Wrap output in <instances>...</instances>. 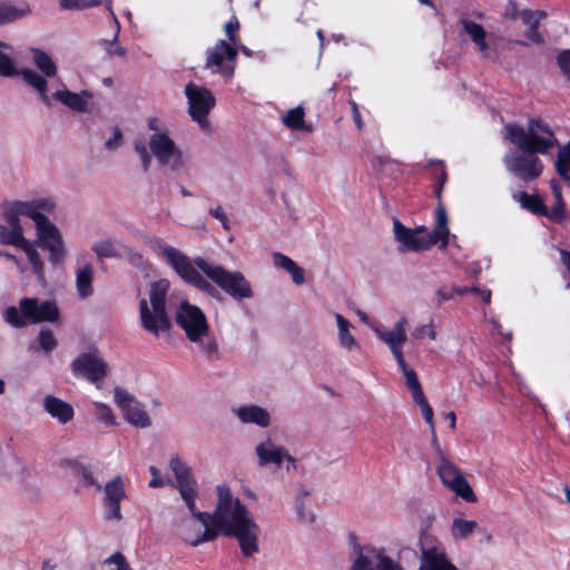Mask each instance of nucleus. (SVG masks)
<instances>
[{"mask_svg":"<svg viewBox=\"0 0 570 570\" xmlns=\"http://www.w3.org/2000/svg\"><path fill=\"white\" fill-rule=\"evenodd\" d=\"M443 417H444L445 420H448L450 428H451L452 430H454V429H455V426H456V416H455V413H454V412H452V411H451V412H446V413H444V414H443Z\"/></svg>","mask_w":570,"mask_h":570,"instance_id":"nucleus-62","label":"nucleus"},{"mask_svg":"<svg viewBox=\"0 0 570 570\" xmlns=\"http://www.w3.org/2000/svg\"><path fill=\"white\" fill-rule=\"evenodd\" d=\"M405 383L407 389L411 392L413 402L420 406L422 415L430 426L431 434H434V420H433V409L428 402V399L425 397L421 383L417 379L416 374L409 375L407 379H405Z\"/></svg>","mask_w":570,"mask_h":570,"instance_id":"nucleus-27","label":"nucleus"},{"mask_svg":"<svg viewBox=\"0 0 570 570\" xmlns=\"http://www.w3.org/2000/svg\"><path fill=\"white\" fill-rule=\"evenodd\" d=\"M59 318V308L51 301L36 297H22L17 306H9L3 312V321L14 328L29 324L55 323Z\"/></svg>","mask_w":570,"mask_h":570,"instance_id":"nucleus-8","label":"nucleus"},{"mask_svg":"<svg viewBox=\"0 0 570 570\" xmlns=\"http://www.w3.org/2000/svg\"><path fill=\"white\" fill-rule=\"evenodd\" d=\"M121 139H122L121 131L119 129H115L111 137H109L105 144L106 148L109 150L117 149L121 144Z\"/></svg>","mask_w":570,"mask_h":570,"instance_id":"nucleus-55","label":"nucleus"},{"mask_svg":"<svg viewBox=\"0 0 570 570\" xmlns=\"http://www.w3.org/2000/svg\"><path fill=\"white\" fill-rule=\"evenodd\" d=\"M114 401L122 412L125 421L129 424L140 429H147L151 425L145 405L125 389L119 386L114 389Z\"/></svg>","mask_w":570,"mask_h":570,"instance_id":"nucleus-18","label":"nucleus"},{"mask_svg":"<svg viewBox=\"0 0 570 570\" xmlns=\"http://www.w3.org/2000/svg\"><path fill=\"white\" fill-rule=\"evenodd\" d=\"M30 12L28 6H16L11 2H0V24L12 22L26 17Z\"/></svg>","mask_w":570,"mask_h":570,"instance_id":"nucleus-38","label":"nucleus"},{"mask_svg":"<svg viewBox=\"0 0 570 570\" xmlns=\"http://www.w3.org/2000/svg\"><path fill=\"white\" fill-rule=\"evenodd\" d=\"M449 218L444 206L439 203L435 209V226L433 232H430L424 225L414 228L406 227L399 219L393 220V234L395 240L399 243V250L402 253L426 252L432 246L440 244V248H445L449 245Z\"/></svg>","mask_w":570,"mask_h":570,"instance_id":"nucleus-4","label":"nucleus"},{"mask_svg":"<svg viewBox=\"0 0 570 570\" xmlns=\"http://www.w3.org/2000/svg\"><path fill=\"white\" fill-rule=\"evenodd\" d=\"M515 200L520 203V205L537 215H546L547 206L543 204V200L537 195H530L525 191L518 193L513 196Z\"/></svg>","mask_w":570,"mask_h":570,"instance_id":"nucleus-39","label":"nucleus"},{"mask_svg":"<svg viewBox=\"0 0 570 570\" xmlns=\"http://www.w3.org/2000/svg\"><path fill=\"white\" fill-rule=\"evenodd\" d=\"M419 570H460L449 558L444 544L434 535L423 533L420 538Z\"/></svg>","mask_w":570,"mask_h":570,"instance_id":"nucleus-12","label":"nucleus"},{"mask_svg":"<svg viewBox=\"0 0 570 570\" xmlns=\"http://www.w3.org/2000/svg\"><path fill=\"white\" fill-rule=\"evenodd\" d=\"M372 165L375 170L385 173L387 168L392 167L394 164L385 156H376L373 158Z\"/></svg>","mask_w":570,"mask_h":570,"instance_id":"nucleus-53","label":"nucleus"},{"mask_svg":"<svg viewBox=\"0 0 570 570\" xmlns=\"http://www.w3.org/2000/svg\"><path fill=\"white\" fill-rule=\"evenodd\" d=\"M406 320H399L391 330L376 328V336L389 346L392 352L399 367L401 368L404 379H407L411 374H416L413 368H411L403 356L402 347L406 342Z\"/></svg>","mask_w":570,"mask_h":570,"instance_id":"nucleus-17","label":"nucleus"},{"mask_svg":"<svg viewBox=\"0 0 570 570\" xmlns=\"http://www.w3.org/2000/svg\"><path fill=\"white\" fill-rule=\"evenodd\" d=\"M474 292L480 295L481 299L484 303H487V304L490 303V301H491V291H489V289H478L476 288V291H474Z\"/></svg>","mask_w":570,"mask_h":570,"instance_id":"nucleus-64","label":"nucleus"},{"mask_svg":"<svg viewBox=\"0 0 570 570\" xmlns=\"http://www.w3.org/2000/svg\"><path fill=\"white\" fill-rule=\"evenodd\" d=\"M0 257L1 258H4L7 261H9L12 266L21 274H26L27 272V266L22 263V261L20 258H18L16 255L7 252V250H3V249H0Z\"/></svg>","mask_w":570,"mask_h":570,"instance_id":"nucleus-50","label":"nucleus"},{"mask_svg":"<svg viewBox=\"0 0 570 570\" xmlns=\"http://www.w3.org/2000/svg\"><path fill=\"white\" fill-rule=\"evenodd\" d=\"M169 285L170 283L166 278L153 282L149 288V301L141 298L139 302L141 326L156 336L170 328V321L166 311Z\"/></svg>","mask_w":570,"mask_h":570,"instance_id":"nucleus-7","label":"nucleus"},{"mask_svg":"<svg viewBox=\"0 0 570 570\" xmlns=\"http://www.w3.org/2000/svg\"><path fill=\"white\" fill-rule=\"evenodd\" d=\"M151 155L161 167L177 170L184 165V156L169 132L153 134L148 141Z\"/></svg>","mask_w":570,"mask_h":570,"instance_id":"nucleus-15","label":"nucleus"},{"mask_svg":"<svg viewBox=\"0 0 570 570\" xmlns=\"http://www.w3.org/2000/svg\"><path fill=\"white\" fill-rule=\"evenodd\" d=\"M392 561L384 549L366 546L358 550L350 570H387Z\"/></svg>","mask_w":570,"mask_h":570,"instance_id":"nucleus-24","label":"nucleus"},{"mask_svg":"<svg viewBox=\"0 0 570 570\" xmlns=\"http://www.w3.org/2000/svg\"><path fill=\"white\" fill-rule=\"evenodd\" d=\"M169 468L175 476V488L188 510H194V500L198 495V484L188 464L178 455L173 454L169 459Z\"/></svg>","mask_w":570,"mask_h":570,"instance_id":"nucleus-16","label":"nucleus"},{"mask_svg":"<svg viewBox=\"0 0 570 570\" xmlns=\"http://www.w3.org/2000/svg\"><path fill=\"white\" fill-rule=\"evenodd\" d=\"M189 518L177 523V535L191 547L215 540L217 538L216 530L209 520V513L198 511L196 500H194V510H189Z\"/></svg>","mask_w":570,"mask_h":570,"instance_id":"nucleus-10","label":"nucleus"},{"mask_svg":"<svg viewBox=\"0 0 570 570\" xmlns=\"http://www.w3.org/2000/svg\"><path fill=\"white\" fill-rule=\"evenodd\" d=\"M100 4V0H60L59 6L61 9L65 10H72V9H85V8H91Z\"/></svg>","mask_w":570,"mask_h":570,"instance_id":"nucleus-46","label":"nucleus"},{"mask_svg":"<svg viewBox=\"0 0 570 570\" xmlns=\"http://www.w3.org/2000/svg\"><path fill=\"white\" fill-rule=\"evenodd\" d=\"M272 257L274 265L286 271L296 285L304 284L305 272L291 257L278 252L273 253Z\"/></svg>","mask_w":570,"mask_h":570,"instance_id":"nucleus-35","label":"nucleus"},{"mask_svg":"<svg viewBox=\"0 0 570 570\" xmlns=\"http://www.w3.org/2000/svg\"><path fill=\"white\" fill-rule=\"evenodd\" d=\"M461 26L464 32L470 37V39L473 41V43L478 47L480 53L487 58L491 59L492 55L489 48V45L485 41L487 32L484 28L471 20L462 19Z\"/></svg>","mask_w":570,"mask_h":570,"instance_id":"nucleus-30","label":"nucleus"},{"mask_svg":"<svg viewBox=\"0 0 570 570\" xmlns=\"http://www.w3.org/2000/svg\"><path fill=\"white\" fill-rule=\"evenodd\" d=\"M216 493V507L213 513H209L216 535L235 538L243 556L253 558L259 552L261 527L250 510L239 498L233 495L229 487L218 484Z\"/></svg>","mask_w":570,"mask_h":570,"instance_id":"nucleus-2","label":"nucleus"},{"mask_svg":"<svg viewBox=\"0 0 570 570\" xmlns=\"http://www.w3.org/2000/svg\"><path fill=\"white\" fill-rule=\"evenodd\" d=\"M1 218L0 243L21 249L37 278L43 282L45 261L38 250V244L24 237V230L19 219H14L13 216H1Z\"/></svg>","mask_w":570,"mask_h":570,"instance_id":"nucleus-9","label":"nucleus"},{"mask_svg":"<svg viewBox=\"0 0 570 570\" xmlns=\"http://www.w3.org/2000/svg\"><path fill=\"white\" fill-rule=\"evenodd\" d=\"M176 321L185 331L188 340L196 343L207 358H217L218 344L215 337L209 334L207 318L198 306L188 302L181 303L177 309Z\"/></svg>","mask_w":570,"mask_h":570,"instance_id":"nucleus-6","label":"nucleus"},{"mask_svg":"<svg viewBox=\"0 0 570 570\" xmlns=\"http://www.w3.org/2000/svg\"><path fill=\"white\" fill-rule=\"evenodd\" d=\"M13 49L6 42L0 41V76L14 77L21 76L22 80L31 88H33L43 105H50V97L48 92V81L43 79L36 70L30 68L18 69L13 59Z\"/></svg>","mask_w":570,"mask_h":570,"instance_id":"nucleus-11","label":"nucleus"},{"mask_svg":"<svg viewBox=\"0 0 570 570\" xmlns=\"http://www.w3.org/2000/svg\"><path fill=\"white\" fill-rule=\"evenodd\" d=\"M94 414L96 417L108 425H115L116 419L109 405L101 402H94Z\"/></svg>","mask_w":570,"mask_h":570,"instance_id":"nucleus-45","label":"nucleus"},{"mask_svg":"<svg viewBox=\"0 0 570 570\" xmlns=\"http://www.w3.org/2000/svg\"><path fill=\"white\" fill-rule=\"evenodd\" d=\"M148 247L161 257L175 273L187 284L200 292L214 296L216 288L198 272L206 275L213 283L220 287L234 299L250 298L253 291L249 282L237 271L230 272L223 266L207 261L204 257H195L193 261L180 249L167 244L164 239L153 236L146 240Z\"/></svg>","mask_w":570,"mask_h":570,"instance_id":"nucleus-1","label":"nucleus"},{"mask_svg":"<svg viewBox=\"0 0 570 570\" xmlns=\"http://www.w3.org/2000/svg\"><path fill=\"white\" fill-rule=\"evenodd\" d=\"M94 267L86 263L76 273L77 293L80 298H87L92 294Z\"/></svg>","mask_w":570,"mask_h":570,"instance_id":"nucleus-37","label":"nucleus"},{"mask_svg":"<svg viewBox=\"0 0 570 570\" xmlns=\"http://www.w3.org/2000/svg\"><path fill=\"white\" fill-rule=\"evenodd\" d=\"M236 59L237 48L225 40H218L214 47L206 50L205 68L230 80L235 73Z\"/></svg>","mask_w":570,"mask_h":570,"instance_id":"nucleus-14","label":"nucleus"},{"mask_svg":"<svg viewBox=\"0 0 570 570\" xmlns=\"http://www.w3.org/2000/svg\"><path fill=\"white\" fill-rule=\"evenodd\" d=\"M135 150L141 159V165H142L144 171H147L151 164V156L148 153L147 147L144 144H136Z\"/></svg>","mask_w":570,"mask_h":570,"instance_id":"nucleus-51","label":"nucleus"},{"mask_svg":"<svg viewBox=\"0 0 570 570\" xmlns=\"http://www.w3.org/2000/svg\"><path fill=\"white\" fill-rule=\"evenodd\" d=\"M102 505L105 508V519L109 521L122 520L121 501L126 498V490L122 478L115 475L112 479L101 485Z\"/></svg>","mask_w":570,"mask_h":570,"instance_id":"nucleus-21","label":"nucleus"},{"mask_svg":"<svg viewBox=\"0 0 570 570\" xmlns=\"http://www.w3.org/2000/svg\"><path fill=\"white\" fill-rule=\"evenodd\" d=\"M106 50L110 56L124 57L126 53V50L122 47L116 45L115 42L108 43Z\"/></svg>","mask_w":570,"mask_h":570,"instance_id":"nucleus-59","label":"nucleus"},{"mask_svg":"<svg viewBox=\"0 0 570 570\" xmlns=\"http://www.w3.org/2000/svg\"><path fill=\"white\" fill-rule=\"evenodd\" d=\"M239 29V22L236 17H233L229 21H227L224 26V30L226 36L228 37L232 46L238 48V36L237 30Z\"/></svg>","mask_w":570,"mask_h":570,"instance_id":"nucleus-48","label":"nucleus"},{"mask_svg":"<svg viewBox=\"0 0 570 570\" xmlns=\"http://www.w3.org/2000/svg\"><path fill=\"white\" fill-rule=\"evenodd\" d=\"M306 510L304 509V505L301 503L297 507V517L302 522H306L307 524H311L315 520V515L311 509V493L309 490L306 489Z\"/></svg>","mask_w":570,"mask_h":570,"instance_id":"nucleus-47","label":"nucleus"},{"mask_svg":"<svg viewBox=\"0 0 570 570\" xmlns=\"http://www.w3.org/2000/svg\"><path fill=\"white\" fill-rule=\"evenodd\" d=\"M233 414L243 424H253L266 429L272 423L269 411L257 404H244L233 409Z\"/></svg>","mask_w":570,"mask_h":570,"instance_id":"nucleus-25","label":"nucleus"},{"mask_svg":"<svg viewBox=\"0 0 570 570\" xmlns=\"http://www.w3.org/2000/svg\"><path fill=\"white\" fill-rule=\"evenodd\" d=\"M255 453L257 455V463L259 466L273 464L274 466L279 468L284 462H286L287 471L296 469L295 458L292 456L284 446L277 445L271 438L257 443L255 446Z\"/></svg>","mask_w":570,"mask_h":570,"instance_id":"nucleus-23","label":"nucleus"},{"mask_svg":"<svg viewBox=\"0 0 570 570\" xmlns=\"http://www.w3.org/2000/svg\"><path fill=\"white\" fill-rule=\"evenodd\" d=\"M551 188L554 197V205L550 210L547 208V214L544 216L553 222L560 223L564 218L562 193L556 181H551Z\"/></svg>","mask_w":570,"mask_h":570,"instance_id":"nucleus-41","label":"nucleus"},{"mask_svg":"<svg viewBox=\"0 0 570 570\" xmlns=\"http://www.w3.org/2000/svg\"><path fill=\"white\" fill-rule=\"evenodd\" d=\"M38 347L43 351L46 354L51 353L58 345L57 340L51 330L41 328L38 338H37Z\"/></svg>","mask_w":570,"mask_h":570,"instance_id":"nucleus-44","label":"nucleus"},{"mask_svg":"<svg viewBox=\"0 0 570 570\" xmlns=\"http://www.w3.org/2000/svg\"><path fill=\"white\" fill-rule=\"evenodd\" d=\"M49 97L50 101L52 100V98H55L57 101L70 108L72 111L89 112V102L92 99L94 95L88 90L73 92L68 89H59L55 91L52 96L49 95Z\"/></svg>","mask_w":570,"mask_h":570,"instance_id":"nucleus-26","label":"nucleus"},{"mask_svg":"<svg viewBox=\"0 0 570 570\" xmlns=\"http://www.w3.org/2000/svg\"><path fill=\"white\" fill-rule=\"evenodd\" d=\"M45 411L59 423L66 424L73 417V407L68 402L53 395H46L43 399Z\"/></svg>","mask_w":570,"mask_h":570,"instance_id":"nucleus-29","label":"nucleus"},{"mask_svg":"<svg viewBox=\"0 0 570 570\" xmlns=\"http://www.w3.org/2000/svg\"><path fill=\"white\" fill-rule=\"evenodd\" d=\"M432 435V444H433V448L436 452V455H438V460H441L442 456H445L444 452L442 451L441 446H440V443L438 441V438H436V433L434 432V434H431Z\"/></svg>","mask_w":570,"mask_h":570,"instance_id":"nucleus-60","label":"nucleus"},{"mask_svg":"<svg viewBox=\"0 0 570 570\" xmlns=\"http://www.w3.org/2000/svg\"><path fill=\"white\" fill-rule=\"evenodd\" d=\"M556 168L564 180L570 181V140L559 149Z\"/></svg>","mask_w":570,"mask_h":570,"instance_id":"nucleus-42","label":"nucleus"},{"mask_svg":"<svg viewBox=\"0 0 570 570\" xmlns=\"http://www.w3.org/2000/svg\"><path fill=\"white\" fill-rule=\"evenodd\" d=\"M412 335L414 338H422L424 336H428L429 338L434 341L436 338V332L434 330L433 322L431 321L428 324L416 327Z\"/></svg>","mask_w":570,"mask_h":570,"instance_id":"nucleus-49","label":"nucleus"},{"mask_svg":"<svg viewBox=\"0 0 570 570\" xmlns=\"http://www.w3.org/2000/svg\"><path fill=\"white\" fill-rule=\"evenodd\" d=\"M350 105H351V108H352V114H353V120L357 127L358 130H362L363 129V120H362V117H361V114H360V110H358V106L355 101H350Z\"/></svg>","mask_w":570,"mask_h":570,"instance_id":"nucleus-58","label":"nucleus"},{"mask_svg":"<svg viewBox=\"0 0 570 570\" xmlns=\"http://www.w3.org/2000/svg\"><path fill=\"white\" fill-rule=\"evenodd\" d=\"M30 53L32 62L38 69L36 72L43 77L46 81L48 78L57 76L58 67L49 53L39 48H31Z\"/></svg>","mask_w":570,"mask_h":570,"instance_id":"nucleus-32","label":"nucleus"},{"mask_svg":"<svg viewBox=\"0 0 570 570\" xmlns=\"http://www.w3.org/2000/svg\"><path fill=\"white\" fill-rule=\"evenodd\" d=\"M55 202L49 197L29 200H8L1 204V216H13L21 222L22 217L30 218L35 224L36 243L49 254L52 266L62 264L68 255L60 229L47 214L53 212Z\"/></svg>","mask_w":570,"mask_h":570,"instance_id":"nucleus-3","label":"nucleus"},{"mask_svg":"<svg viewBox=\"0 0 570 570\" xmlns=\"http://www.w3.org/2000/svg\"><path fill=\"white\" fill-rule=\"evenodd\" d=\"M210 215L216 218L217 220L220 222L223 228L225 230H229L230 229V224H229V220L226 216V214L224 213L222 206H217L216 208H212L209 210Z\"/></svg>","mask_w":570,"mask_h":570,"instance_id":"nucleus-54","label":"nucleus"},{"mask_svg":"<svg viewBox=\"0 0 570 570\" xmlns=\"http://www.w3.org/2000/svg\"><path fill=\"white\" fill-rule=\"evenodd\" d=\"M67 466L70 469L71 475L79 481L82 488L91 489L94 488L96 491L101 490V484L96 479L94 472L90 468L83 465L80 462L70 461L67 462Z\"/></svg>","mask_w":570,"mask_h":570,"instance_id":"nucleus-33","label":"nucleus"},{"mask_svg":"<svg viewBox=\"0 0 570 570\" xmlns=\"http://www.w3.org/2000/svg\"><path fill=\"white\" fill-rule=\"evenodd\" d=\"M71 368L75 376L83 377L97 387L100 386L109 370L108 364L97 352L80 354L73 360Z\"/></svg>","mask_w":570,"mask_h":570,"instance_id":"nucleus-20","label":"nucleus"},{"mask_svg":"<svg viewBox=\"0 0 570 570\" xmlns=\"http://www.w3.org/2000/svg\"><path fill=\"white\" fill-rule=\"evenodd\" d=\"M510 7L512 8L507 9L505 16L511 19H521L524 24L529 26V30L525 33L528 39L527 43H540L542 41V37L538 31V23L539 17H541L542 13H534L530 10H522L517 13L513 2L510 3Z\"/></svg>","mask_w":570,"mask_h":570,"instance_id":"nucleus-28","label":"nucleus"},{"mask_svg":"<svg viewBox=\"0 0 570 570\" xmlns=\"http://www.w3.org/2000/svg\"><path fill=\"white\" fill-rule=\"evenodd\" d=\"M185 96L188 102V114L202 129H209L208 114L216 105L212 91L203 86L188 82L185 86Z\"/></svg>","mask_w":570,"mask_h":570,"instance_id":"nucleus-13","label":"nucleus"},{"mask_svg":"<svg viewBox=\"0 0 570 570\" xmlns=\"http://www.w3.org/2000/svg\"><path fill=\"white\" fill-rule=\"evenodd\" d=\"M436 296H438L439 302L449 301L452 298L451 292H448L443 288H439L436 291Z\"/></svg>","mask_w":570,"mask_h":570,"instance_id":"nucleus-63","label":"nucleus"},{"mask_svg":"<svg viewBox=\"0 0 570 570\" xmlns=\"http://www.w3.org/2000/svg\"><path fill=\"white\" fill-rule=\"evenodd\" d=\"M149 472L153 475L151 480L148 483L150 488L155 489L166 485V482L159 476V470L156 466H149Z\"/></svg>","mask_w":570,"mask_h":570,"instance_id":"nucleus-56","label":"nucleus"},{"mask_svg":"<svg viewBox=\"0 0 570 570\" xmlns=\"http://www.w3.org/2000/svg\"><path fill=\"white\" fill-rule=\"evenodd\" d=\"M560 261L567 267V269H570V252L569 250L560 249Z\"/></svg>","mask_w":570,"mask_h":570,"instance_id":"nucleus-61","label":"nucleus"},{"mask_svg":"<svg viewBox=\"0 0 570 570\" xmlns=\"http://www.w3.org/2000/svg\"><path fill=\"white\" fill-rule=\"evenodd\" d=\"M481 528L475 520H468L462 517H456L452 520L450 527V534L455 541H462L470 538L474 532L480 531Z\"/></svg>","mask_w":570,"mask_h":570,"instance_id":"nucleus-36","label":"nucleus"},{"mask_svg":"<svg viewBox=\"0 0 570 570\" xmlns=\"http://www.w3.org/2000/svg\"><path fill=\"white\" fill-rule=\"evenodd\" d=\"M91 249L99 259L114 258L118 256V252L114 243L109 239H100L95 242Z\"/></svg>","mask_w":570,"mask_h":570,"instance_id":"nucleus-43","label":"nucleus"},{"mask_svg":"<svg viewBox=\"0 0 570 570\" xmlns=\"http://www.w3.org/2000/svg\"><path fill=\"white\" fill-rule=\"evenodd\" d=\"M334 318L337 325L338 345L347 352L357 350L360 347V344L355 338L354 334L352 333L353 325L351 324V322L340 313H335Z\"/></svg>","mask_w":570,"mask_h":570,"instance_id":"nucleus-31","label":"nucleus"},{"mask_svg":"<svg viewBox=\"0 0 570 570\" xmlns=\"http://www.w3.org/2000/svg\"><path fill=\"white\" fill-rule=\"evenodd\" d=\"M503 137L529 154L546 155L558 145L553 130L541 119H530L525 127L509 124L504 127Z\"/></svg>","mask_w":570,"mask_h":570,"instance_id":"nucleus-5","label":"nucleus"},{"mask_svg":"<svg viewBox=\"0 0 570 570\" xmlns=\"http://www.w3.org/2000/svg\"><path fill=\"white\" fill-rule=\"evenodd\" d=\"M147 126L154 134L158 132H168V129L164 126V124L156 117H151L147 121Z\"/></svg>","mask_w":570,"mask_h":570,"instance_id":"nucleus-57","label":"nucleus"},{"mask_svg":"<svg viewBox=\"0 0 570 570\" xmlns=\"http://www.w3.org/2000/svg\"><path fill=\"white\" fill-rule=\"evenodd\" d=\"M436 471L443 484L458 497L470 503L476 501V495L463 473L446 456L439 460Z\"/></svg>","mask_w":570,"mask_h":570,"instance_id":"nucleus-19","label":"nucleus"},{"mask_svg":"<svg viewBox=\"0 0 570 570\" xmlns=\"http://www.w3.org/2000/svg\"><path fill=\"white\" fill-rule=\"evenodd\" d=\"M537 154H509L503 158L507 169L522 180L530 181L538 178L543 169L542 161Z\"/></svg>","mask_w":570,"mask_h":570,"instance_id":"nucleus-22","label":"nucleus"},{"mask_svg":"<svg viewBox=\"0 0 570 570\" xmlns=\"http://www.w3.org/2000/svg\"><path fill=\"white\" fill-rule=\"evenodd\" d=\"M304 117L305 111L298 106L282 115V122L292 130L307 131L309 127L306 126Z\"/></svg>","mask_w":570,"mask_h":570,"instance_id":"nucleus-40","label":"nucleus"},{"mask_svg":"<svg viewBox=\"0 0 570 570\" xmlns=\"http://www.w3.org/2000/svg\"><path fill=\"white\" fill-rule=\"evenodd\" d=\"M557 60L563 75L570 80V50H564L559 53Z\"/></svg>","mask_w":570,"mask_h":570,"instance_id":"nucleus-52","label":"nucleus"},{"mask_svg":"<svg viewBox=\"0 0 570 570\" xmlns=\"http://www.w3.org/2000/svg\"><path fill=\"white\" fill-rule=\"evenodd\" d=\"M26 466L23 462L12 452L2 453L0 455V476L14 478L24 474Z\"/></svg>","mask_w":570,"mask_h":570,"instance_id":"nucleus-34","label":"nucleus"}]
</instances>
